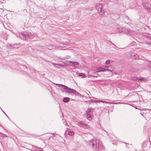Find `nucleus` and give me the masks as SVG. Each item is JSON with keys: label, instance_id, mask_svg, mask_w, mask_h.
<instances>
[{"label": "nucleus", "instance_id": "obj_26", "mask_svg": "<svg viewBox=\"0 0 151 151\" xmlns=\"http://www.w3.org/2000/svg\"><path fill=\"white\" fill-rule=\"evenodd\" d=\"M59 58L62 60H64L66 58L65 57H61V58Z\"/></svg>", "mask_w": 151, "mask_h": 151}, {"label": "nucleus", "instance_id": "obj_2", "mask_svg": "<svg viewBox=\"0 0 151 151\" xmlns=\"http://www.w3.org/2000/svg\"><path fill=\"white\" fill-rule=\"evenodd\" d=\"M17 37L21 38L24 40H28L33 38L34 37H36L37 36L36 34H33L32 35V34L29 33L25 32L23 33H19L16 35Z\"/></svg>", "mask_w": 151, "mask_h": 151}, {"label": "nucleus", "instance_id": "obj_23", "mask_svg": "<svg viewBox=\"0 0 151 151\" xmlns=\"http://www.w3.org/2000/svg\"><path fill=\"white\" fill-rule=\"evenodd\" d=\"M150 34L149 33H147L145 35V37H147V38H149V35H150Z\"/></svg>", "mask_w": 151, "mask_h": 151}, {"label": "nucleus", "instance_id": "obj_8", "mask_svg": "<svg viewBox=\"0 0 151 151\" xmlns=\"http://www.w3.org/2000/svg\"><path fill=\"white\" fill-rule=\"evenodd\" d=\"M96 8L100 14L103 15L104 14V11L102 9V5L101 4L99 3L96 5Z\"/></svg>", "mask_w": 151, "mask_h": 151}, {"label": "nucleus", "instance_id": "obj_27", "mask_svg": "<svg viewBox=\"0 0 151 151\" xmlns=\"http://www.w3.org/2000/svg\"><path fill=\"white\" fill-rule=\"evenodd\" d=\"M148 67L150 68H151V62L148 64Z\"/></svg>", "mask_w": 151, "mask_h": 151}, {"label": "nucleus", "instance_id": "obj_12", "mask_svg": "<svg viewBox=\"0 0 151 151\" xmlns=\"http://www.w3.org/2000/svg\"><path fill=\"white\" fill-rule=\"evenodd\" d=\"M70 100V99L68 97H65L63 99V101L65 103L68 102Z\"/></svg>", "mask_w": 151, "mask_h": 151}, {"label": "nucleus", "instance_id": "obj_11", "mask_svg": "<svg viewBox=\"0 0 151 151\" xmlns=\"http://www.w3.org/2000/svg\"><path fill=\"white\" fill-rule=\"evenodd\" d=\"M131 56L133 59H137L139 58V55L137 54L133 53Z\"/></svg>", "mask_w": 151, "mask_h": 151}, {"label": "nucleus", "instance_id": "obj_15", "mask_svg": "<svg viewBox=\"0 0 151 151\" xmlns=\"http://www.w3.org/2000/svg\"><path fill=\"white\" fill-rule=\"evenodd\" d=\"M19 45V44H14V45H11V46L14 48H18V46Z\"/></svg>", "mask_w": 151, "mask_h": 151}, {"label": "nucleus", "instance_id": "obj_6", "mask_svg": "<svg viewBox=\"0 0 151 151\" xmlns=\"http://www.w3.org/2000/svg\"><path fill=\"white\" fill-rule=\"evenodd\" d=\"M77 124L80 127L84 129H88L90 127V126L88 124L83 121H81L78 122Z\"/></svg>", "mask_w": 151, "mask_h": 151}, {"label": "nucleus", "instance_id": "obj_30", "mask_svg": "<svg viewBox=\"0 0 151 151\" xmlns=\"http://www.w3.org/2000/svg\"><path fill=\"white\" fill-rule=\"evenodd\" d=\"M146 43H147V44L148 45H150V44L151 45V42H147Z\"/></svg>", "mask_w": 151, "mask_h": 151}, {"label": "nucleus", "instance_id": "obj_19", "mask_svg": "<svg viewBox=\"0 0 151 151\" xmlns=\"http://www.w3.org/2000/svg\"><path fill=\"white\" fill-rule=\"evenodd\" d=\"M122 104V103H121L120 102H111V104Z\"/></svg>", "mask_w": 151, "mask_h": 151}, {"label": "nucleus", "instance_id": "obj_32", "mask_svg": "<svg viewBox=\"0 0 151 151\" xmlns=\"http://www.w3.org/2000/svg\"><path fill=\"white\" fill-rule=\"evenodd\" d=\"M149 38L151 40V35L150 34Z\"/></svg>", "mask_w": 151, "mask_h": 151}, {"label": "nucleus", "instance_id": "obj_16", "mask_svg": "<svg viewBox=\"0 0 151 151\" xmlns=\"http://www.w3.org/2000/svg\"><path fill=\"white\" fill-rule=\"evenodd\" d=\"M68 134L69 135L73 136L74 134L73 132L71 130L68 131Z\"/></svg>", "mask_w": 151, "mask_h": 151}, {"label": "nucleus", "instance_id": "obj_21", "mask_svg": "<svg viewBox=\"0 0 151 151\" xmlns=\"http://www.w3.org/2000/svg\"><path fill=\"white\" fill-rule=\"evenodd\" d=\"M0 108L1 109V110H2V111H3V112L5 115L8 118V119H10L9 117H8V116H7V115L6 114V113L4 112V111H3V110L1 108V107H0Z\"/></svg>", "mask_w": 151, "mask_h": 151}, {"label": "nucleus", "instance_id": "obj_20", "mask_svg": "<svg viewBox=\"0 0 151 151\" xmlns=\"http://www.w3.org/2000/svg\"><path fill=\"white\" fill-rule=\"evenodd\" d=\"M93 75H92V76L94 77H97L98 75L96 72L95 73H94Z\"/></svg>", "mask_w": 151, "mask_h": 151}, {"label": "nucleus", "instance_id": "obj_14", "mask_svg": "<svg viewBox=\"0 0 151 151\" xmlns=\"http://www.w3.org/2000/svg\"><path fill=\"white\" fill-rule=\"evenodd\" d=\"M113 68L110 66H108L107 67V68H106V71H108L110 72H112L113 70Z\"/></svg>", "mask_w": 151, "mask_h": 151}, {"label": "nucleus", "instance_id": "obj_34", "mask_svg": "<svg viewBox=\"0 0 151 151\" xmlns=\"http://www.w3.org/2000/svg\"><path fill=\"white\" fill-rule=\"evenodd\" d=\"M113 140H112V139H111V140H112V141H113V140H114V139H114V138H113Z\"/></svg>", "mask_w": 151, "mask_h": 151}, {"label": "nucleus", "instance_id": "obj_9", "mask_svg": "<svg viewBox=\"0 0 151 151\" xmlns=\"http://www.w3.org/2000/svg\"><path fill=\"white\" fill-rule=\"evenodd\" d=\"M106 68H107V66H102L97 69L96 72L106 71Z\"/></svg>", "mask_w": 151, "mask_h": 151}, {"label": "nucleus", "instance_id": "obj_13", "mask_svg": "<svg viewBox=\"0 0 151 151\" xmlns=\"http://www.w3.org/2000/svg\"><path fill=\"white\" fill-rule=\"evenodd\" d=\"M70 63H71L74 66L78 65H79V63L78 62L72 61H70Z\"/></svg>", "mask_w": 151, "mask_h": 151}, {"label": "nucleus", "instance_id": "obj_35", "mask_svg": "<svg viewBox=\"0 0 151 151\" xmlns=\"http://www.w3.org/2000/svg\"><path fill=\"white\" fill-rule=\"evenodd\" d=\"M67 49H63V50H66Z\"/></svg>", "mask_w": 151, "mask_h": 151}, {"label": "nucleus", "instance_id": "obj_18", "mask_svg": "<svg viewBox=\"0 0 151 151\" xmlns=\"http://www.w3.org/2000/svg\"><path fill=\"white\" fill-rule=\"evenodd\" d=\"M98 101H100V102H103V103H106V104H111V102H107V101H101V100H99Z\"/></svg>", "mask_w": 151, "mask_h": 151}, {"label": "nucleus", "instance_id": "obj_3", "mask_svg": "<svg viewBox=\"0 0 151 151\" xmlns=\"http://www.w3.org/2000/svg\"><path fill=\"white\" fill-rule=\"evenodd\" d=\"M57 85L59 87H63V91L65 92L69 93H71L73 95H75V96H81V94L78 92H77L75 90L68 88L67 86L62 84H57Z\"/></svg>", "mask_w": 151, "mask_h": 151}, {"label": "nucleus", "instance_id": "obj_24", "mask_svg": "<svg viewBox=\"0 0 151 151\" xmlns=\"http://www.w3.org/2000/svg\"><path fill=\"white\" fill-rule=\"evenodd\" d=\"M53 65L54 66H55L56 65H58V66H62L63 65H61V64H56V63H54L53 64Z\"/></svg>", "mask_w": 151, "mask_h": 151}, {"label": "nucleus", "instance_id": "obj_29", "mask_svg": "<svg viewBox=\"0 0 151 151\" xmlns=\"http://www.w3.org/2000/svg\"><path fill=\"white\" fill-rule=\"evenodd\" d=\"M87 102H88V103L90 104L91 102H92V100H89Z\"/></svg>", "mask_w": 151, "mask_h": 151}, {"label": "nucleus", "instance_id": "obj_22", "mask_svg": "<svg viewBox=\"0 0 151 151\" xmlns=\"http://www.w3.org/2000/svg\"><path fill=\"white\" fill-rule=\"evenodd\" d=\"M110 60H108L106 61L105 62L106 64L107 65L109 64L110 63Z\"/></svg>", "mask_w": 151, "mask_h": 151}, {"label": "nucleus", "instance_id": "obj_1", "mask_svg": "<svg viewBox=\"0 0 151 151\" xmlns=\"http://www.w3.org/2000/svg\"><path fill=\"white\" fill-rule=\"evenodd\" d=\"M91 146L96 151H101L104 149L101 141L99 139H91L89 142Z\"/></svg>", "mask_w": 151, "mask_h": 151}, {"label": "nucleus", "instance_id": "obj_28", "mask_svg": "<svg viewBox=\"0 0 151 151\" xmlns=\"http://www.w3.org/2000/svg\"><path fill=\"white\" fill-rule=\"evenodd\" d=\"M38 149L40 151H42L43 150V149L41 148H38Z\"/></svg>", "mask_w": 151, "mask_h": 151}, {"label": "nucleus", "instance_id": "obj_4", "mask_svg": "<svg viewBox=\"0 0 151 151\" xmlns=\"http://www.w3.org/2000/svg\"><path fill=\"white\" fill-rule=\"evenodd\" d=\"M93 109L91 107L88 108L86 110V118L89 121H91L93 118Z\"/></svg>", "mask_w": 151, "mask_h": 151}, {"label": "nucleus", "instance_id": "obj_5", "mask_svg": "<svg viewBox=\"0 0 151 151\" xmlns=\"http://www.w3.org/2000/svg\"><path fill=\"white\" fill-rule=\"evenodd\" d=\"M151 147V142L150 140L145 141L142 143V147L144 150H148Z\"/></svg>", "mask_w": 151, "mask_h": 151}, {"label": "nucleus", "instance_id": "obj_7", "mask_svg": "<svg viewBox=\"0 0 151 151\" xmlns=\"http://www.w3.org/2000/svg\"><path fill=\"white\" fill-rule=\"evenodd\" d=\"M143 8L149 12H151V4L148 2H144L142 3Z\"/></svg>", "mask_w": 151, "mask_h": 151}, {"label": "nucleus", "instance_id": "obj_17", "mask_svg": "<svg viewBox=\"0 0 151 151\" xmlns=\"http://www.w3.org/2000/svg\"><path fill=\"white\" fill-rule=\"evenodd\" d=\"M78 76H81L82 77V78H85V75L82 73H79Z\"/></svg>", "mask_w": 151, "mask_h": 151}, {"label": "nucleus", "instance_id": "obj_10", "mask_svg": "<svg viewBox=\"0 0 151 151\" xmlns=\"http://www.w3.org/2000/svg\"><path fill=\"white\" fill-rule=\"evenodd\" d=\"M137 81H146L147 80V78L140 77L139 78H137L135 80Z\"/></svg>", "mask_w": 151, "mask_h": 151}, {"label": "nucleus", "instance_id": "obj_31", "mask_svg": "<svg viewBox=\"0 0 151 151\" xmlns=\"http://www.w3.org/2000/svg\"><path fill=\"white\" fill-rule=\"evenodd\" d=\"M23 68H24V70H26L27 69V68L25 66H23Z\"/></svg>", "mask_w": 151, "mask_h": 151}, {"label": "nucleus", "instance_id": "obj_25", "mask_svg": "<svg viewBox=\"0 0 151 151\" xmlns=\"http://www.w3.org/2000/svg\"><path fill=\"white\" fill-rule=\"evenodd\" d=\"M92 103H96L98 102V100H92Z\"/></svg>", "mask_w": 151, "mask_h": 151}, {"label": "nucleus", "instance_id": "obj_33", "mask_svg": "<svg viewBox=\"0 0 151 151\" xmlns=\"http://www.w3.org/2000/svg\"><path fill=\"white\" fill-rule=\"evenodd\" d=\"M35 148H38V147L37 146H35Z\"/></svg>", "mask_w": 151, "mask_h": 151}]
</instances>
